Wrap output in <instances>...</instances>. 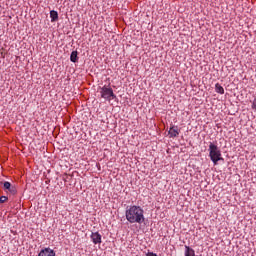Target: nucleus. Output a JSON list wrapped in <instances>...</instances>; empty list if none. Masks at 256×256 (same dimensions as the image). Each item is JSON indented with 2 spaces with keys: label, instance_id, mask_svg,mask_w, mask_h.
I'll use <instances>...</instances> for the list:
<instances>
[{
  "label": "nucleus",
  "instance_id": "3",
  "mask_svg": "<svg viewBox=\"0 0 256 256\" xmlns=\"http://www.w3.org/2000/svg\"><path fill=\"white\" fill-rule=\"evenodd\" d=\"M98 92L100 93V97L105 99V101H111L113 99H117V95L113 92V88L104 85L103 87L98 88Z\"/></svg>",
  "mask_w": 256,
  "mask_h": 256
},
{
  "label": "nucleus",
  "instance_id": "4",
  "mask_svg": "<svg viewBox=\"0 0 256 256\" xmlns=\"http://www.w3.org/2000/svg\"><path fill=\"white\" fill-rule=\"evenodd\" d=\"M92 242L94 243V245H99L101 244V234H99V232H92L91 236H90Z\"/></svg>",
  "mask_w": 256,
  "mask_h": 256
},
{
  "label": "nucleus",
  "instance_id": "2",
  "mask_svg": "<svg viewBox=\"0 0 256 256\" xmlns=\"http://www.w3.org/2000/svg\"><path fill=\"white\" fill-rule=\"evenodd\" d=\"M208 151L209 157L214 165H217L219 161H223V157H221V149H219L217 145L213 144V142H210Z\"/></svg>",
  "mask_w": 256,
  "mask_h": 256
},
{
  "label": "nucleus",
  "instance_id": "5",
  "mask_svg": "<svg viewBox=\"0 0 256 256\" xmlns=\"http://www.w3.org/2000/svg\"><path fill=\"white\" fill-rule=\"evenodd\" d=\"M38 256H55V251L51 248H44L39 252Z\"/></svg>",
  "mask_w": 256,
  "mask_h": 256
},
{
  "label": "nucleus",
  "instance_id": "6",
  "mask_svg": "<svg viewBox=\"0 0 256 256\" xmlns=\"http://www.w3.org/2000/svg\"><path fill=\"white\" fill-rule=\"evenodd\" d=\"M168 135H170L171 138L178 137L179 128L177 126H172L168 131Z\"/></svg>",
  "mask_w": 256,
  "mask_h": 256
},
{
  "label": "nucleus",
  "instance_id": "9",
  "mask_svg": "<svg viewBox=\"0 0 256 256\" xmlns=\"http://www.w3.org/2000/svg\"><path fill=\"white\" fill-rule=\"evenodd\" d=\"M185 256H195V250L189 246H185Z\"/></svg>",
  "mask_w": 256,
  "mask_h": 256
},
{
  "label": "nucleus",
  "instance_id": "10",
  "mask_svg": "<svg viewBox=\"0 0 256 256\" xmlns=\"http://www.w3.org/2000/svg\"><path fill=\"white\" fill-rule=\"evenodd\" d=\"M78 56H77V51H72L71 55H70V61L72 63H77L78 61Z\"/></svg>",
  "mask_w": 256,
  "mask_h": 256
},
{
  "label": "nucleus",
  "instance_id": "7",
  "mask_svg": "<svg viewBox=\"0 0 256 256\" xmlns=\"http://www.w3.org/2000/svg\"><path fill=\"white\" fill-rule=\"evenodd\" d=\"M50 18H51V23H55V21L59 20V13L55 10L50 11Z\"/></svg>",
  "mask_w": 256,
  "mask_h": 256
},
{
  "label": "nucleus",
  "instance_id": "12",
  "mask_svg": "<svg viewBox=\"0 0 256 256\" xmlns=\"http://www.w3.org/2000/svg\"><path fill=\"white\" fill-rule=\"evenodd\" d=\"M9 198L7 196L0 197V203H5Z\"/></svg>",
  "mask_w": 256,
  "mask_h": 256
},
{
  "label": "nucleus",
  "instance_id": "13",
  "mask_svg": "<svg viewBox=\"0 0 256 256\" xmlns=\"http://www.w3.org/2000/svg\"><path fill=\"white\" fill-rule=\"evenodd\" d=\"M251 107H252V109H254V111H256V97L252 101V106Z\"/></svg>",
  "mask_w": 256,
  "mask_h": 256
},
{
  "label": "nucleus",
  "instance_id": "8",
  "mask_svg": "<svg viewBox=\"0 0 256 256\" xmlns=\"http://www.w3.org/2000/svg\"><path fill=\"white\" fill-rule=\"evenodd\" d=\"M215 91H216V93H219V95H224L225 94V89L219 83L215 84Z\"/></svg>",
  "mask_w": 256,
  "mask_h": 256
},
{
  "label": "nucleus",
  "instance_id": "11",
  "mask_svg": "<svg viewBox=\"0 0 256 256\" xmlns=\"http://www.w3.org/2000/svg\"><path fill=\"white\" fill-rule=\"evenodd\" d=\"M4 189H7L8 191H11V182H4L3 184Z\"/></svg>",
  "mask_w": 256,
  "mask_h": 256
},
{
  "label": "nucleus",
  "instance_id": "14",
  "mask_svg": "<svg viewBox=\"0 0 256 256\" xmlns=\"http://www.w3.org/2000/svg\"><path fill=\"white\" fill-rule=\"evenodd\" d=\"M146 256H158L156 253L153 252H148L146 253Z\"/></svg>",
  "mask_w": 256,
  "mask_h": 256
},
{
  "label": "nucleus",
  "instance_id": "1",
  "mask_svg": "<svg viewBox=\"0 0 256 256\" xmlns=\"http://www.w3.org/2000/svg\"><path fill=\"white\" fill-rule=\"evenodd\" d=\"M125 217L131 224L138 223V225H143L145 223V210L137 205L128 206L125 211Z\"/></svg>",
  "mask_w": 256,
  "mask_h": 256
}]
</instances>
